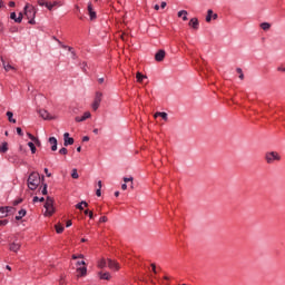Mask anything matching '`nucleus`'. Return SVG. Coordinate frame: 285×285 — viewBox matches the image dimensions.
<instances>
[{
  "label": "nucleus",
  "mask_w": 285,
  "mask_h": 285,
  "mask_svg": "<svg viewBox=\"0 0 285 285\" xmlns=\"http://www.w3.org/2000/svg\"><path fill=\"white\" fill-rule=\"evenodd\" d=\"M98 189L101 190V180L98 181Z\"/></svg>",
  "instance_id": "nucleus-63"
},
{
  "label": "nucleus",
  "mask_w": 285,
  "mask_h": 285,
  "mask_svg": "<svg viewBox=\"0 0 285 285\" xmlns=\"http://www.w3.org/2000/svg\"><path fill=\"white\" fill-rule=\"evenodd\" d=\"M98 82H99V83H104V78H99V79H98Z\"/></svg>",
  "instance_id": "nucleus-64"
},
{
  "label": "nucleus",
  "mask_w": 285,
  "mask_h": 285,
  "mask_svg": "<svg viewBox=\"0 0 285 285\" xmlns=\"http://www.w3.org/2000/svg\"><path fill=\"white\" fill-rule=\"evenodd\" d=\"M3 217H8V212H6L4 207H0V219H3Z\"/></svg>",
  "instance_id": "nucleus-27"
},
{
  "label": "nucleus",
  "mask_w": 285,
  "mask_h": 285,
  "mask_svg": "<svg viewBox=\"0 0 285 285\" xmlns=\"http://www.w3.org/2000/svg\"><path fill=\"white\" fill-rule=\"evenodd\" d=\"M166 58V51L164 49L158 50L155 55L156 61H161L163 59Z\"/></svg>",
  "instance_id": "nucleus-12"
},
{
  "label": "nucleus",
  "mask_w": 285,
  "mask_h": 285,
  "mask_svg": "<svg viewBox=\"0 0 285 285\" xmlns=\"http://www.w3.org/2000/svg\"><path fill=\"white\" fill-rule=\"evenodd\" d=\"M96 195H97V197H101V189H97Z\"/></svg>",
  "instance_id": "nucleus-52"
},
{
  "label": "nucleus",
  "mask_w": 285,
  "mask_h": 285,
  "mask_svg": "<svg viewBox=\"0 0 285 285\" xmlns=\"http://www.w3.org/2000/svg\"><path fill=\"white\" fill-rule=\"evenodd\" d=\"M90 117H92V115L90 114V111H86L83 114V116L81 117V119H78V121H86V119H90Z\"/></svg>",
  "instance_id": "nucleus-26"
},
{
  "label": "nucleus",
  "mask_w": 285,
  "mask_h": 285,
  "mask_svg": "<svg viewBox=\"0 0 285 285\" xmlns=\"http://www.w3.org/2000/svg\"><path fill=\"white\" fill-rule=\"evenodd\" d=\"M39 115H40V117H42L43 119H48V120L56 119V117L52 116V115H50V112H48V110H46V109H40V110H39Z\"/></svg>",
  "instance_id": "nucleus-8"
},
{
  "label": "nucleus",
  "mask_w": 285,
  "mask_h": 285,
  "mask_svg": "<svg viewBox=\"0 0 285 285\" xmlns=\"http://www.w3.org/2000/svg\"><path fill=\"white\" fill-rule=\"evenodd\" d=\"M3 68L7 72H9V70H13V67L10 63L6 65V62H3Z\"/></svg>",
  "instance_id": "nucleus-35"
},
{
  "label": "nucleus",
  "mask_w": 285,
  "mask_h": 285,
  "mask_svg": "<svg viewBox=\"0 0 285 285\" xmlns=\"http://www.w3.org/2000/svg\"><path fill=\"white\" fill-rule=\"evenodd\" d=\"M72 259H83V255H72Z\"/></svg>",
  "instance_id": "nucleus-45"
},
{
  "label": "nucleus",
  "mask_w": 285,
  "mask_h": 285,
  "mask_svg": "<svg viewBox=\"0 0 285 285\" xmlns=\"http://www.w3.org/2000/svg\"><path fill=\"white\" fill-rule=\"evenodd\" d=\"M83 206H85V208H88V203H86L85 200L78 203V204L76 205V208H77L78 210H83Z\"/></svg>",
  "instance_id": "nucleus-22"
},
{
  "label": "nucleus",
  "mask_w": 285,
  "mask_h": 285,
  "mask_svg": "<svg viewBox=\"0 0 285 285\" xmlns=\"http://www.w3.org/2000/svg\"><path fill=\"white\" fill-rule=\"evenodd\" d=\"M21 202H23V199H21V198L13 200V206H19V204H21Z\"/></svg>",
  "instance_id": "nucleus-43"
},
{
  "label": "nucleus",
  "mask_w": 285,
  "mask_h": 285,
  "mask_svg": "<svg viewBox=\"0 0 285 285\" xmlns=\"http://www.w3.org/2000/svg\"><path fill=\"white\" fill-rule=\"evenodd\" d=\"M24 16L29 20L30 26H35V23H37L35 21V17H37V9H35L33 6L27 4L24 7Z\"/></svg>",
  "instance_id": "nucleus-2"
},
{
  "label": "nucleus",
  "mask_w": 285,
  "mask_h": 285,
  "mask_svg": "<svg viewBox=\"0 0 285 285\" xmlns=\"http://www.w3.org/2000/svg\"><path fill=\"white\" fill-rule=\"evenodd\" d=\"M57 6H61V3H59V1L46 2V8H47L48 10H52L53 8H57Z\"/></svg>",
  "instance_id": "nucleus-18"
},
{
  "label": "nucleus",
  "mask_w": 285,
  "mask_h": 285,
  "mask_svg": "<svg viewBox=\"0 0 285 285\" xmlns=\"http://www.w3.org/2000/svg\"><path fill=\"white\" fill-rule=\"evenodd\" d=\"M100 279H110V273L100 274Z\"/></svg>",
  "instance_id": "nucleus-33"
},
{
  "label": "nucleus",
  "mask_w": 285,
  "mask_h": 285,
  "mask_svg": "<svg viewBox=\"0 0 285 285\" xmlns=\"http://www.w3.org/2000/svg\"><path fill=\"white\" fill-rule=\"evenodd\" d=\"M72 179H79V173H77V168H73L71 171Z\"/></svg>",
  "instance_id": "nucleus-30"
},
{
  "label": "nucleus",
  "mask_w": 285,
  "mask_h": 285,
  "mask_svg": "<svg viewBox=\"0 0 285 285\" xmlns=\"http://www.w3.org/2000/svg\"><path fill=\"white\" fill-rule=\"evenodd\" d=\"M33 204H37V202H45V198L43 197H38V196H35L33 199H32Z\"/></svg>",
  "instance_id": "nucleus-36"
},
{
  "label": "nucleus",
  "mask_w": 285,
  "mask_h": 285,
  "mask_svg": "<svg viewBox=\"0 0 285 285\" xmlns=\"http://www.w3.org/2000/svg\"><path fill=\"white\" fill-rule=\"evenodd\" d=\"M106 222H108V217L102 216V217L99 218L100 224H106Z\"/></svg>",
  "instance_id": "nucleus-41"
},
{
  "label": "nucleus",
  "mask_w": 285,
  "mask_h": 285,
  "mask_svg": "<svg viewBox=\"0 0 285 285\" xmlns=\"http://www.w3.org/2000/svg\"><path fill=\"white\" fill-rule=\"evenodd\" d=\"M266 164H275V161H281L282 156L277 151H267L265 154Z\"/></svg>",
  "instance_id": "nucleus-4"
},
{
  "label": "nucleus",
  "mask_w": 285,
  "mask_h": 285,
  "mask_svg": "<svg viewBox=\"0 0 285 285\" xmlns=\"http://www.w3.org/2000/svg\"><path fill=\"white\" fill-rule=\"evenodd\" d=\"M9 250H11L12 253H19V250H21V243L20 242H13L9 245Z\"/></svg>",
  "instance_id": "nucleus-6"
},
{
  "label": "nucleus",
  "mask_w": 285,
  "mask_h": 285,
  "mask_svg": "<svg viewBox=\"0 0 285 285\" xmlns=\"http://www.w3.org/2000/svg\"><path fill=\"white\" fill-rule=\"evenodd\" d=\"M59 154L60 155H68V149L66 147H62L60 150H59Z\"/></svg>",
  "instance_id": "nucleus-39"
},
{
  "label": "nucleus",
  "mask_w": 285,
  "mask_h": 285,
  "mask_svg": "<svg viewBox=\"0 0 285 285\" xmlns=\"http://www.w3.org/2000/svg\"><path fill=\"white\" fill-rule=\"evenodd\" d=\"M155 119H157V117H161V111H157L155 115H154Z\"/></svg>",
  "instance_id": "nucleus-51"
},
{
  "label": "nucleus",
  "mask_w": 285,
  "mask_h": 285,
  "mask_svg": "<svg viewBox=\"0 0 285 285\" xmlns=\"http://www.w3.org/2000/svg\"><path fill=\"white\" fill-rule=\"evenodd\" d=\"M9 7H10V8H14V1H10V2H9Z\"/></svg>",
  "instance_id": "nucleus-61"
},
{
  "label": "nucleus",
  "mask_w": 285,
  "mask_h": 285,
  "mask_svg": "<svg viewBox=\"0 0 285 285\" xmlns=\"http://www.w3.org/2000/svg\"><path fill=\"white\" fill-rule=\"evenodd\" d=\"M16 130L20 137H23V130H21V127H17Z\"/></svg>",
  "instance_id": "nucleus-44"
},
{
  "label": "nucleus",
  "mask_w": 285,
  "mask_h": 285,
  "mask_svg": "<svg viewBox=\"0 0 285 285\" xmlns=\"http://www.w3.org/2000/svg\"><path fill=\"white\" fill-rule=\"evenodd\" d=\"M212 19H214V20L217 19V13H214V12H213Z\"/></svg>",
  "instance_id": "nucleus-62"
},
{
  "label": "nucleus",
  "mask_w": 285,
  "mask_h": 285,
  "mask_svg": "<svg viewBox=\"0 0 285 285\" xmlns=\"http://www.w3.org/2000/svg\"><path fill=\"white\" fill-rule=\"evenodd\" d=\"M236 72H238L239 79L244 80V71L242 70V68H237V69H236Z\"/></svg>",
  "instance_id": "nucleus-34"
},
{
  "label": "nucleus",
  "mask_w": 285,
  "mask_h": 285,
  "mask_svg": "<svg viewBox=\"0 0 285 285\" xmlns=\"http://www.w3.org/2000/svg\"><path fill=\"white\" fill-rule=\"evenodd\" d=\"M46 3H47V2H46V1H43V0H38V6H41V7H43V6H45V7H46Z\"/></svg>",
  "instance_id": "nucleus-48"
},
{
  "label": "nucleus",
  "mask_w": 285,
  "mask_h": 285,
  "mask_svg": "<svg viewBox=\"0 0 285 285\" xmlns=\"http://www.w3.org/2000/svg\"><path fill=\"white\" fill-rule=\"evenodd\" d=\"M77 274L78 277H86V275L88 274V268L86 266L77 267Z\"/></svg>",
  "instance_id": "nucleus-11"
},
{
  "label": "nucleus",
  "mask_w": 285,
  "mask_h": 285,
  "mask_svg": "<svg viewBox=\"0 0 285 285\" xmlns=\"http://www.w3.org/2000/svg\"><path fill=\"white\" fill-rule=\"evenodd\" d=\"M136 79H137L138 83H142L144 79H148V77L146 75H142L141 72H137Z\"/></svg>",
  "instance_id": "nucleus-20"
},
{
  "label": "nucleus",
  "mask_w": 285,
  "mask_h": 285,
  "mask_svg": "<svg viewBox=\"0 0 285 285\" xmlns=\"http://www.w3.org/2000/svg\"><path fill=\"white\" fill-rule=\"evenodd\" d=\"M45 173H46L47 177H52V174H50V173L48 171V168H45Z\"/></svg>",
  "instance_id": "nucleus-50"
},
{
  "label": "nucleus",
  "mask_w": 285,
  "mask_h": 285,
  "mask_svg": "<svg viewBox=\"0 0 285 285\" xmlns=\"http://www.w3.org/2000/svg\"><path fill=\"white\" fill-rule=\"evenodd\" d=\"M76 121L79 124V122H81V121H85V120H79V119H81V117H79V116H77L76 118Z\"/></svg>",
  "instance_id": "nucleus-58"
},
{
  "label": "nucleus",
  "mask_w": 285,
  "mask_h": 285,
  "mask_svg": "<svg viewBox=\"0 0 285 285\" xmlns=\"http://www.w3.org/2000/svg\"><path fill=\"white\" fill-rule=\"evenodd\" d=\"M122 179H124L125 184H128V181H134L132 176H130V177H124Z\"/></svg>",
  "instance_id": "nucleus-42"
},
{
  "label": "nucleus",
  "mask_w": 285,
  "mask_h": 285,
  "mask_svg": "<svg viewBox=\"0 0 285 285\" xmlns=\"http://www.w3.org/2000/svg\"><path fill=\"white\" fill-rule=\"evenodd\" d=\"M88 12L91 21H94V19H97V12H95V10L92 9V3L90 2L88 3Z\"/></svg>",
  "instance_id": "nucleus-13"
},
{
  "label": "nucleus",
  "mask_w": 285,
  "mask_h": 285,
  "mask_svg": "<svg viewBox=\"0 0 285 285\" xmlns=\"http://www.w3.org/2000/svg\"><path fill=\"white\" fill-rule=\"evenodd\" d=\"M108 267L111 271H119V263L112 261V259H108Z\"/></svg>",
  "instance_id": "nucleus-14"
},
{
  "label": "nucleus",
  "mask_w": 285,
  "mask_h": 285,
  "mask_svg": "<svg viewBox=\"0 0 285 285\" xmlns=\"http://www.w3.org/2000/svg\"><path fill=\"white\" fill-rule=\"evenodd\" d=\"M70 226H72V220H68V222H67L66 227H67V228H70Z\"/></svg>",
  "instance_id": "nucleus-53"
},
{
  "label": "nucleus",
  "mask_w": 285,
  "mask_h": 285,
  "mask_svg": "<svg viewBox=\"0 0 285 285\" xmlns=\"http://www.w3.org/2000/svg\"><path fill=\"white\" fill-rule=\"evenodd\" d=\"M0 153H8V142H2V146L0 147Z\"/></svg>",
  "instance_id": "nucleus-29"
},
{
  "label": "nucleus",
  "mask_w": 285,
  "mask_h": 285,
  "mask_svg": "<svg viewBox=\"0 0 285 285\" xmlns=\"http://www.w3.org/2000/svg\"><path fill=\"white\" fill-rule=\"evenodd\" d=\"M76 266H77V268H78V267H81V266H86V262H85V261H78V262L76 263Z\"/></svg>",
  "instance_id": "nucleus-40"
},
{
  "label": "nucleus",
  "mask_w": 285,
  "mask_h": 285,
  "mask_svg": "<svg viewBox=\"0 0 285 285\" xmlns=\"http://www.w3.org/2000/svg\"><path fill=\"white\" fill-rule=\"evenodd\" d=\"M89 219H94L95 215L92 214V212H89Z\"/></svg>",
  "instance_id": "nucleus-57"
},
{
  "label": "nucleus",
  "mask_w": 285,
  "mask_h": 285,
  "mask_svg": "<svg viewBox=\"0 0 285 285\" xmlns=\"http://www.w3.org/2000/svg\"><path fill=\"white\" fill-rule=\"evenodd\" d=\"M49 144L51 145V150L53 153L57 151V144H58V141H57V139L55 137H50L49 138Z\"/></svg>",
  "instance_id": "nucleus-16"
},
{
  "label": "nucleus",
  "mask_w": 285,
  "mask_h": 285,
  "mask_svg": "<svg viewBox=\"0 0 285 285\" xmlns=\"http://www.w3.org/2000/svg\"><path fill=\"white\" fill-rule=\"evenodd\" d=\"M10 19H12L16 23H21L23 21V13H19V17H17L16 12L10 13Z\"/></svg>",
  "instance_id": "nucleus-10"
},
{
  "label": "nucleus",
  "mask_w": 285,
  "mask_h": 285,
  "mask_svg": "<svg viewBox=\"0 0 285 285\" xmlns=\"http://www.w3.org/2000/svg\"><path fill=\"white\" fill-rule=\"evenodd\" d=\"M278 72H285V67H278Z\"/></svg>",
  "instance_id": "nucleus-56"
},
{
  "label": "nucleus",
  "mask_w": 285,
  "mask_h": 285,
  "mask_svg": "<svg viewBox=\"0 0 285 285\" xmlns=\"http://www.w3.org/2000/svg\"><path fill=\"white\" fill-rule=\"evenodd\" d=\"M28 146H29L32 155H35V153H37V147H35V142L30 141V142H28Z\"/></svg>",
  "instance_id": "nucleus-28"
},
{
  "label": "nucleus",
  "mask_w": 285,
  "mask_h": 285,
  "mask_svg": "<svg viewBox=\"0 0 285 285\" xmlns=\"http://www.w3.org/2000/svg\"><path fill=\"white\" fill-rule=\"evenodd\" d=\"M205 21H206L207 23H210V21H213V10H212V9H208V10H207V16H206V18H205Z\"/></svg>",
  "instance_id": "nucleus-23"
},
{
  "label": "nucleus",
  "mask_w": 285,
  "mask_h": 285,
  "mask_svg": "<svg viewBox=\"0 0 285 285\" xmlns=\"http://www.w3.org/2000/svg\"><path fill=\"white\" fill-rule=\"evenodd\" d=\"M160 117H161V119H164V121H167V119H168V114L165 112V111H161Z\"/></svg>",
  "instance_id": "nucleus-38"
},
{
  "label": "nucleus",
  "mask_w": 285,
  "mask_h": 285,
  "mask_svg": "<svg viewBox=\"0 0 285 285\" xmlns=\"http://www.w3.org/2000/svg\"><path fill=\"white\" fill-rule=\"evenodd\" d=\"M7 117H8V121H10V124H17V119L12 118V117H14V114L12 111H7Z\"/></svg>",
  "instance_id": "nucleus-21"
},
{
  "label": "nucleus",
  "mask_w": 285,
  "mask_h": 285,
  "mask_svg": "<svg viewBox=\"0 0 285 285\" xmlns=\"http://www.w3.org/2000/svg\"><path fill=\"white\" fill-rule=\"evenodd\" d=\"M0 32H3V22L0 21Z\"/></svg>",
  "instance_id": "nucleus-60"
},
{
  "label": "nucleus",
  "mask_w": 285,
  "mask_h": 285,
  "mask_svg": "<svg viewBox=\"0 0 285 285\" xmlns=\"http://www.w3.org/2000/svg\"><path fill=\"white\" fill-rule=\"evenodd\" d=\"M101 99H104V94L97 91L91 105L92 110H99V106H101Z\"/></svg>",
  "instance_id": "nucleus-5"
},
{
  "label": "nucleus",
  "mask_w": 285,
  "mask_h": 285,
  "mask_svg": "<svg viewBox=\"0 0 285 285\" xmlns=\"http://www.w3.org/2000/svg\"><path fill=\"white\" fill-rule=\"evenodd\" d=\"M29 139H31V141H33V144H36L37 146L41 145V141L38 140L37 137H35L32 134H27Z\"/></svg>",
  "instance_id": "nucleus-24"
},
{
  "label": "nucleus",
  "mask_w": 285,
  "mask_h": 285,
  "mask_svg": "<svg viewBox=\"0 0 285 285\" xmlns=\"http://www.w3.org/2000/svg\"><path fill=\"white\" fill-rule=\"evenodd\" d=\"M45 209V217H52L55 215V199L47 197Z\"/></svg>",
  "instance_id": "nucleus-3"
},
{
  "label": "nucleus",
  "mask_w": 285,
  "mask_h": 285,
  "mask_svg": "<svg viewBox=\"0 0 285 285\" xmlns=\"http://www.w3.org/2000/svg\"><path fill=\"white\" fill-rule=\"evenodd\" d=\"M178 17L183 18V21H187L188 20V11H186V10L178 11Z\"/></svg>",
  "instance_id": "nucleus-19"
},
{
  "label": "nucleus",
  "mask_w": 285,
  "mask_h": 285,
  "mask_svg": "<svg viewBox=\"0 0 285 285\" xmlns=\"http://www.w3.org/2000/svg\"><path fill=\"white\" fill-rule=\"evenodd\" d=\"M151 268H153V273H157V267L155 266V264H151Z\"/></svg>",
  "instance_id": "nucleus-55"
},
{
  "label": "nucleus",
  "mask_w": 285,
  "mask_h": 285,
  "mask_svg": "<svg viewBox=\"0 0 285 285\" xmlns=\"http://www.w3.org/2000/svg\"><path fill=\"white\" fill-rule=\"evenodd\" d=\"M262 30H264L265 32H267V30L271 28V22H263L259 24Z\"/></svg>",
  "instance_id": "nucleus-25"
},
{
  "label": "nucleus",
  "mask_w": 285,
  "mask_h": 285,
  "mask_svg": "<svg viewBox=\"0 0 285 285\" xmlns=\"http://www.w3.org/2000/svg\"><path fill=\"white\" fill-rule=\"evenodd\" d=\"M166 6H167V3L164 1L160 3V8H163V9L166 8Z\"/></svg>",
  "instance_id": "nucleus-59"
},
{
  "label": "nucleus",
  "mask_w": 285,
  "mask_h": 285,
  "mask_svg": "<svg viewBox=\"0 0 285 285\" xmlns=\"http://www.w3.org/2000/svg\"><path fill=\"white\" fill-rule=\"evenodd\" d=\"M98 268H106V259L101 258V259L98 262Z\"/></svg>",
  "instance_id": "nucleus-31"
},
{
  "label": "nucleus",
  "mask_w": 285,
  "mask_h": 285,
  "mask_svg": "<svg viewBox=\"0 0 285 285\" xmlns=\"http://www.w3.org/2000/svg\"><path fill=\"white\" fill-rule=\"evenodd\" d=\"M75 144V138H70L69 132L63 134V146H72Z\"/></svg>",
  "instance_id": "nucleus-7"
},
{
  "label": "nucleus",
  "mask_w": 285,
  "mask_h": 285,
  "mask_svg": "<svg viewBox=\"0 0 285 285\" xmlns=\"http://www.w3.org/2000/svg\"><path fill=\"white\" fill-rule=\"evenodd\" d=\"M3 208L7 212V215L12 212V207H10V206H6Z\"/></svg>",
  "instance_id": "nucleus-47"
},
{
  "label": "nucleus",
  "mask_w": 285,
  "mask_h": 285,
  "mask_svg": "<svg viewBox=\"0 0 285 285\" xmlns=\"http://www.w3.org/2000/svg\"><path fill=\"white\" fill-rule=\"evenodd\" d=\"M8 219L0 220V226H8Z\"/></svg>",
  "instance_id": "nucleus-46"
},
{
  "label": "nucleus",
  "mask_w": 285,
  "mask_h": 285,
  "mask_svg": "<svg viewBox=\"0 0 285 285\" xmlns=\"http://www.w3.org/2000/svg\"><path fill=\"white\" fill-rule=\"evenodd\" d=\"M56 233H58V235H61V233H63V226L56 225Z\"/></svg>",
  "instance_id": "nucleus-32"
},
{
  "label": "nucleus",
  "mask_w": 285,
  "mask_h": 285,
  "mask_svg": "<svg viewBox=\"0 0 285 285\" xmlns=\"http://www.w3.org/2000/svg\"><path fill=\"white\" fill-rule=\"evenodd\" d=\"M39 184H41V176L39 173H31L28 177V188L30 190H37V188H39Z\"/></svg>",
  "instance_id": "nucleus-1"
},
{
  "label": "nucleus",
  "mask_w": 285,
  "mask_h": 285,
  "mask_svg": "<svg viewBox=\"0 0 285 285\" xmlns=\"http://www.w3.org/2000/svg\"><path fill=\"white\" fill-rule=\"evenodd\" d=\"M121 189H122V190H128V185H127L126 183L122 184V185H121Z\"/></svg>",
  "instance_id": "nucleus-49"
},
{
  "label": "nucleus",
  "mask_w": 285,
  "mask_h": 285,
  "mask_svg": "<svg viewBox=\"0 0 285 285\" xmlns=\"http://www.w3.org/2000/svg\"><path fill=\"white\" fill-rule=\"evenodd\" d=\"M57 43L60 46V48H63V50H69L71 52L72 57H75V51H72V47H68L61 42V40H57Z\"/></svg>",
  "instance_id": "nucleus-15"
},
{
  "label": "nucleus",
  "mask_w": 285,
  "mask_h": 285,
  "mask_svg": "<svg viewBox=\"0 0 285 285\" xmlns=\"http://www.w3.org/2000/svg\"><path fill=\"white\" fill-rule=\"evenodd\" d=\"M82 141H90V137L88 136L82 137Z\"/></svg>",
  "instance_id": "nucleus-54"
},
{
  "label": "nucleus",
  "mask_w": 285,
  "mask_h": 285,
  "mask_svg": "<svg viewBox=\"0 0 285 285\" xmlns=\"http://www.w3.org/2000/svg\"><path fill=\"white\" fill-rule=\"evenodd\" d=\"M189 28H193V30H199V19L191 18L188 23Z\"/></svg>",
  "instance_id": "nucleus-9"
},
{
  "label": "nucleus",
  "mask_w": 285,
  "mask_h": 285,
  "mask_svg": "<svg viewBox=\"0 0 285 285\" xmlns=\"http://www.w3.org/2000/svg\"><path fill=\"white\" fill-rule=\"evenodd\" d=\"M41 194H42V195H48V184H45V185H43V188H42V190H41Z\"/></svg>",
  "instance_id": "nucleus-37"
},
{
  "label": "nucleus",
  "mask_w": 285,
  "mask_h": 285,
  "mask_svg": "<svg viewBox=\"0 0 285 285\" xmlns=\"http://www.w3.org/2000/svg\"><path fill=\"white\" fill-rule=\"evenodd\" d=\"M27 213L28 212L26 209H20L18 212V215L16 216L17 222H21V219H23V217H26Z\"/></svg>",
  "instance_id": "nucleus-17"
}]
</instances>
